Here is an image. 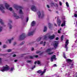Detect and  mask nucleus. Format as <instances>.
I'll return each instance as SVG.
<instances>
[{
	"label": "nucleus",
	"instance_id": "ddd939ff",
	"mask_svg": "<svg viewBox=\"0 0 77 77\" xmlns=\"http://www.w3.org/2000/svg\"><path fill=\"white\" fill-rule=\"evenodd\" d=\"M51 51V50H50V49H48L47 50V52L48 53V54H53V52H50V51Z\"/></svg>",
	"mask_w": 77,
	"mask_h": 77
},
{
	"label": "nucleus",
	"instance_id": "f257e3e1",
	"mask_svg": "<svg viewBox=\"0 0 77 77\" xmlns=\"http://www.w3.org/2000/svg\"><path fill=\"white\" fill-rule=\"evenodd\" d=\"M9 69V67L6 65L5 66L3 67L1 69V71L2 72H5L6 71H8Z\"/></svg>",
	"mask_w": 77,
	"mask_h": 77
},
{
	"label": "nucleus",
	"instance_id": "72a5a7b5",
	"mask_svg": "<svg viewBox=\"0 0 77 77\" xmlns=\"http://www.w3.org/2000/svg\"><path fill=\"white\" fill-rule=\"evenodd\" d=\"M3 29V28L2 27H0V32L1 31H2V29Z\"/></svg>",
	"mask_w": 77,
	"mask_h": 77
},
{
	"label": "nucleus",
	"instance_id": "9d476101",
	"mask_svg": "<svg viewBox=\"0 0 77 77\" xmlns=\"http://www.w3.org/2000/svg\"><path fill=\"white\" fill-rule=\"evenodd\" d=\"M14 8L16 9V10H18V8H20V9H23V7L21 6H16L14 7Z\"/></svg>",
	"mask_w": 77,
	"mask_h": 77
},
{
	"label": "nucleus",
	"instance_id": "a211bd4d",
	"mask_svg": "<svg viewBox=\"0 0 77 77\" xmlns=\"http://www.w3.org/2000/svg\"><path fill=\"white\" fill-rule=\"evenodd\" d=\"M55 5H56V6H57V7H58V5H57V4H54L53 3H51V6H55Z\"/></svg>",
	"mask_w": 77,
	"mask_h": 77
},
{
	"label": "nucleus",
	"instance_id": "de8ad7c7",
	"mask_svg": "<svg viewBox=\"0 0 77 77\" xmlns=\"http://www.w3.org/2000/svg\"><path fill=\"white\" fill-rule=\"evenodd\" d=\"M56 40H57L59 39V38L58 37H57L55 39Z\"/></svg>",
	"mask_w": 77,
	"mask_h": 77
},
{
	"label": "nucleus",
	"instance_id": "a878e982",
	"mask_svg": "<svg viewBox=\"0 0 77 77\" xmlns=\"http://www.w3.org/2000/svg\"><path fill=\"white\" fill-rule=\"evenodd\" d=\"M8 25L10 27V29H12V25H11L10 23H8Z\"/></svg>",
	"mask_w": 77,
	"mask_h": 77
},
{
	"label": "nucleus",
	"instance_id": "052dcab7",
	"mask_svg": "<svg viewBox=\"0 0 77 77\" xmlns=\"http://www.w3.org/2000/svg\"><path fill=\"white\" fill-rule=\"evenodd\" d=\"M33 50H34V48H32L31 49V51H33Z\"/></svg>",
	"mask_w": 77,
	"mask_h": 77
},
{
	"label": "nucleus",
	"instance_id": "5fc2aeb1",
	"mask_svg": "<svg viewBox=\"0 0 77 77\" xmlns=\"http://www.w3.org/2000/svg\"><path fill=\"white\" fill-rule=\"evenodd\" d=\"M15 56H16V55H15V54H14L13 56V57H15Z\"/></svg>",
	"mask_w": 77,
	"mask_h": 77
},
{
	"label": "nucleus",
	"instance_id": "423d86ee",
	"mask_svg": "<svg viewBox=\"0 0 77 77\" xmlns=\"http://www.w3.org/2000/svg\"><path fill=\"white\" fill-rule=\"evenodd\" d=\"M3 9H5V7H3V4L0 5V11H1L2 13H5V11H3Z\"/></svg>",
	"mask_w": 77,
	"mask_h": 77
},
{
	"label": "nucleus",
	"instance_id": "b1692460",
	"mask_svg": "<svg viewBox=\"0 0 77 77\" xmlns=\"http://www.w3.org/2000/svg\"><path fill=\"white\" fill-rule=\"evenodd\" d=\"M44 32H46L47 31V27L46 26H45L44 27V29L43 30Z\"/></svg>",
	"mask_w": 77,
	"mask_h": 77
},
{
	"label": "nucleus",
	"instance_id": "dca6fc26",
	"mask_svg": "<svg viewBox=\"0 0 77 77\" xmlns=\"http://www.w3.org/2000/svg\"><path fill=\"white\" fill-rule=\"evenodd\" d=\"M5 6L6 8L7 9H9V6H10L8 4L6 3L5 4Z\"/></svg>",
	"mask_w": 77,
	"mask_h": 77
},
{
	"label": "nucleus",
	"instance_id": "1a4fd4ad",
	"mask_svg": "<svg viewBox=\"0 0 77 77\" xmlns=\"http://www.w3.org/2000/svg\"><path fill=\"white\" fill-rule=\"evenodd\" d=\"M68 44H69V40L67 39L66 42V44L65 46V48H68L67 46H68Z\"/></svg>",
	"mask_w": 77,
	"mask_h": 77
},
{
	"label": "nucleus",
	"instance_id": "20e7f679",
	"mask_svg": "<svg viewBox=\"0 0 77 77\" xmlns=\"http://www.w3.org/2000/svg\"><path fill=\"white\" fill-rule=\"evenodd\" d=\"M46 69H44L43 72L41 70H39L37 71V72L39 74H41V75H42L43 74H44V73L46 72Z\"/></svg>",
	"mask_w": 77,
	"mask_h": 77
},
{
	"label": "nucleus",
	"instance_id": "6e6d98bb",
	"mask_svg": "<svg viewBox=\"0 0 77 77\" xmlns=\"http://www.w3.org/2000/svg\"><path fill=\"white\" fill-rule=\"evenodd\" d=\"M9 22L10 23H12V21H11V20H9Z\"/></svg>",
	"mask_w": 77,
	"mask_h": 77
},
{
	"label": "nucleus",
	"instance_id": "603ef678",
	"mask_svg": "<svg viewBox=\"0 0 77 77\" xmlns=\"http://www.w3.org/2000/svg\"><path fill=\"white\" fill-rule=\"evenodd\" d=\"M54 26H56V27H57V25H56V23H55V24H54Z\"/></svg>",
	"mask_w": 77,
	"mask_h": 77
},
{
	"label": "nucleus",
	"instance_id": "79ce46f5",
	"mask_svg": "<svg viewBox=\"0 0 77 77\" xmlns=\"http://www.w3.org/2000/svg\"><path fill=\"white\" fill-rule=\"evenodd\" d=\"M26 22H28V21H29V17H27L26 18Z\"/></svg>",
	"mask_w": 77,
	"mask_h": 77
},
{
	"label": "nucleus",
	"instance_id": "9b49d317",
	"mask_svg": "<svg viewBox=\"0 0 77 77\" xmlns=\"http://www.w3.org/2000/svg\"><path fill=\"white\" fill-rule=\"evenodd\" d=\"M57 24L58 25V26H60V24H61V21L59 19H57Z\"/></svg>",
	"mask_w": 77,
	"mask_h": 77
},
{
	"label": "nucleus",
	"instance_id": "6ab92c4d",
	"mask_svg": "<svg viewBox=\"0 0 77 77\" xmlns=\"http://www.w3.org/2000/svg\"><path fill=\"white\" fill-rule=\"evenodd\" d=\"M48 24L49 29H51V28H53V25L52 24L49 23Z\"/></svg>",
	"mask_w": 77,
	"mask_h": 77
},
{
	"label": "nucleus",
	"instance_id": "6e6552de",
	"mask_svg": "<svg viewBox=\"0 0 77 77\" xmlns=\"http://www.w3.org/2000/svg\"><path fill=\"white\" fill-rule=\"evenodd\" d=\"M53 60H56V55H55L52 56L51 57V62H53Z\"/></svg>",
	"mask_w": 77,
	"mask_h": 77
},
{
	"label": "nucleus",
	"instance_id": "f03ea898",
	"mask_svg": "<svg viewBox=\"0 0 77 77\" xmlns=\"http://www.w3.org/2000/svg\"><path fill=\"white\" fill-rule=\"evenodd\" d=\"M26 37V35L24 33H23L19 37L20 40H23Z\"/></svg>",
	"mask_w": 77,
	"mask_h": 77
},
{
	"label": "nucleus",
	"instance_id": "e433bc0d",
	"mask_svg": "<svg viewBox=\"0 0 77 77\" xmlns=\"http://www.w3.org/2000/svg\"><path fill=\"white\" fill-rule=\"evenodd\" d=\"M74 17L75 18H77V14H74Z\"/></svg>",
	"mask_w": 77,
	"mask_h": 77
},
{
	"label": "nucleus",
	"instance_id": "412c9836",
	"mask_svg": "<svg viewBox=\"0 0 77 77\" xmlns=\"http://www.w3.org/2000/svg\"><path fill=\"white\" fill-rule=\"evenodd\" d=\"M35 64H36V63H38V64H40L41 63V61H35L34 63Z\"/></svg>",
	"mask_w": 77,
	"mask_h": 77
},
{
	"label": "nucleus",
	"instance_id": "f704fd0d",
	"mask_svg": "<svg viewBox=\"0 0 77 77\" xmlns=\"http://www.w3.org/2000/svg\"><path fill=\"white\" fill-rule=\"evenodd\" d=\"M14 69V68L13 67L11 68L10 70V71H12Z\"/></svg>",
	"mask_w": 77,
	"mask_h": 77
},
{
	"label": "nucleus",
	"instance_id": "39448f33",
	"mask_svg": "<svg viewBox=\"0 0 77 77\" xmlns=\"http://www.w3.org/2000/svg\"><path fill=\"white\" fill-rule=\"evenodd\" d=\"M37 15L38 17V18H40V17H41V18H42L44 17V13H42V15L41 16V13L40 12V11H39L37 12Z\"/></svg>",
	"mask_w": 77,
	"mask_h": 77
},
{
	"label": "nucleus",
	"instance_id": "5701e85b",
	"mask_svg": "<svg viewBox=\"0 0 77 77\" xmlns=\"http://www.w3.org/2000/svg\"><path fill=\"white\" fill-rule=\"evenodd\" d=\"M13 39H14V38H11V39H9L8 40V41H9L10 44H11V41H12V40H13Z\"/></svg>",
	"mask_w": 77,
	"mask_h": 77
},
{
	"label": "nucleus",
	"instance_id": "7ed1b4c3",
	"mask_svg": "<svg viewBox=\"0 0 77 77\" xmlns=\"http://www.w3.org/2000/svg\"><path fill=\"white\" fill-rule=\"evenodd\" d=\"M53 45L54 46L55 48H56L57 47H58V45H59V42L55 41L53 42Z\"/></svg>",
	"mask_w": 77,
	"mask_h": 77
},
{
	"label": "nucleus",
	"instance_id": "ea45409f",
	"mask_svg": "<svg viewBox=\"0 0 77 77\" xmlns=\"http://www.w3.org/2000/svg\"><path fill=\"white\" fill-rule=\"evenodd\" d=\"M26 62L27 63H30V62H31V61L28 60L26 61Z\"/></svg>",
	"mask_w": 77,
	"mask_h": 77
},
{
	"label": "nucleus",
	"instance_id": "37998d69",
	"mask_svg": "<svg viewBox=\"0 0 77 77\" xmlns=\"http://www.w3.org/2000/svg\"><path fill=\"white\" fill-rule=\"evenodd\" d=\"M17 44V42H14L13 44V45H15Z\"/></svg>",
	"mask_w": 77,
	"mask_h": 77
},
{
	"label": "nucleus",
	"instance_id": "c756f323",
	"mask_svg": "<svg viewBox=\"0 0 77 77\" xmlns=\"http://www.w3.org/2000/svg\"><path fill=\"white\" fill-rule=\"evenodd\" d=\"M66 6H67V7H69V4H68V3L67 2H66Z\"/></svg>",
	"mask_w": 77,
	"mask_h": 77
},
{
	"label": "nucleus",
	"instance_id": "0eeeda50",
	"mask_svg": "<svg viewBox=\"0 0 77 77\" xmlns=\"http://www.w3.org/2000/svg\"><path fill=\"white\" fill-rule=\"evenodd\" d=\"M55 36L56 35H55L53 34L52 35L48 36V38L49 39H50L51 40H52V39H54L55 38Z\"/></svg>",
	"mask_w": 77,
	"mask_h": 77
},
{
	"label": "nucleus",
	"instance_id": "0e129e2a",
	"mask_svg": "<svg viewBox=\"0 0 77 77\" xmlns=\"http://www.w3.org/2000/svg\"><path fill=\"white\" fill-rule=\"evenodd\" d=\"M33 68H35V66H34V67H32V69H33Z\"/></svg>",
	"mask_w": 77,
	"mask_h": 77
},
{
	"label": "nucleus",
	"instance_id": "4d7b16f0",
	"mask_svg": "<svg viewBox=\"0 0 77 77\" xmlns=\"http://www.w3.org/2000/svg\"><path fill=\"white\" fill-rule=\"evenodd\" d=\"M36 53H39V51H37L36 52Z\"/></svg>",
	"mask_w": 77,
	"mask_h": 77
},
{
	"label": "nucleus",
	"instance_id": "13d9d810",
	"mask_svg": "<svg viewBox=\"0 0 77 77\" xmlns=\"http://www.w3.org/2000/svg\"><path fill=\"white\" fill-rule=\"evenodd\" d=\"M30 58L31 59H33V57H32L30 56Z\"/></svg>",
	"mask_w": 77,
	"mask_h": 77
},
{
	"label": "nucleus",
	"instance_id": "f8f14e48",
	"mask_svg": "<svg viewBox=\"0 0 77 77\" xmlns=\"http://www.w3.org/2000/svg\"><path fill=\"white\" fill-rule=\"evenodd\" d=\"M31 10H32V11H36V7L33 5L32 6V7H31Z\"/></svg>",
	"mask_w": 77,
	"mask_h": 77
},
{
	"label": "nucleus",
	"instance_id": "393cba45",
	"mask_svg": "<svg viewBox=\"0 0 77 77\" xmlns=\"http://www.w3.org/2000/svg\"><path fill=\"white\" fill-rule=\"evenodd\" d=\"M42 38V37H40L37 39V40L38 41H41V39Z\"/></svg>",
	"mask_w": 77,
	"mask_h": 77
},
{
	"label": "nucleus",
	"instance_id": "c03bdc74",
	"mask_svg": "<svg viewBox=\"0 0 77 77\" xmlns=\"http://www.w3.org/2000/svg\"><path fill=\"white\" fill-rule=\"evenodd\" d=\"M44 43L43 46H45V43H46V42H44Z\"/></svg>",
	"mask_w": 77,
	"mask_h": 77
},
{
	"label": "nucleus",
	"instance_id": "49530a36",
	"mask_svg": "<svg viewBox=\"0 0 77 77\" xmlns=\"http://www.w3.org/2000/svg\"><path fill=\"white\" fill-rule=\"evenodd\" d=\"M35 57H36V58L37 57H38V55H35Z\"/></svg>",
	"mask_w": 77,
	"mask_h": 77
},
{
	"label": "nucleus",
	"instance_id": "a19ab883",
	"mask_svg": "<svg viewBox=\"0 0 77 77\" xmlns=\"http://www.w3.org/2000/svg\"><path fill=\"white\" fill-rule=\"evenodd\" d=\"M8 52H10V51H11V49H9L8 50Z\"/></svg>",
	"mask_w": 77,
	"mask_h": 77
},
{
	"label": "nucleus",
	"instance_id": "cd10ccee",
	"mask_svg": "<svg viewBox=\"0 0 77 77\" xmlns=\"http://www.w3.org/2000/svg\"><path fill=\"white\" fill-rule=\"evenodd\" d=\"M47 38V35H45L44 36V39H46Z\"/></svg>",
	"mask_w": 77,
	"mask_h": 77
},
{
	"label": "nucleus",
	"instance_id": "c85d7f7f",
	"mask_svg": "<svg viewBox=\"0 0 77 77\" xmlns=\"http://www.w3.org/2000/svg\"><path fill=\"white\" fill-rule=\"evenodd\" d=\"M63 57H64V58H65V59H66V56H65V54L64 53H63Z\"/></svg>",
	"mask_w": 77,
	"mask_h": 77
},
{
	"label": "nucleus",
	"instance_id": "4c0bfd02",
	"mask_svg": "<svg viewBox=\"0 0 77 77\" xmlns=\"http://www.w3.org/2000/svg\"><path fill=\"white\" fill-rule=\"evenodd\" d=\"M70 64L71 65V66H73L74 65V64L72 63H70Z\"/></svg>",
	"mask_w": 77,
	"mask_h": 77
},
{
	"label": "nucleus",
	"instance_id": "2eb2a0df",
	"mask_svg": "<svg viewBox=\"0 0 77 77\" xmlns=\"http://www.w3.org/2000/svg\"><path fill=\"white\" fill-rule=\"evenodd\" d=\"M34 32H35V31H34L31 32L30 33H29L28 34V35L31 36V35H33L34 33Z\"/></svg>",
	"mask_w": 77,
	"mask_h": 77
},
{
	"label": "nucleus",
	"instance_id": "864d4df0",
	"mask_svg": "<svg viewBox=\"0 0 77 77\" xmlns=\"http://www.w3.org/2000/svg\"><path fill=\"white\" fill-rule=\"evenodd\" d=\"M47 7L48 8H50V6L48 5H47Z\"/></svg>",
	"mask_w": 77,
	"mask_h": 77
},
{
	"label": "nucleus",
	"instance_id": "09e8293b",
	"mask_svg": "<svg viewBox=\"0 0 77 77\" xmlns=\"http://www.w3.org/2000/svg\"><path fill=\"white\" fill-rule=\"evenodd\" d=\"M53 66H54V67H55V66H57L56 65V64H54Z\"/></svg>",
	"mask_w": 77,
	"mask_h": 77
},
{
	"label": "nucleus",
	"instance_id": "e2e57ef3",
	"mask_svg": "<svg viewBox=\"0 0 77 77\" xmlns=\"http://www.w3.org/2000/svg\"><path fill=\"white\" fill-rule=\"evenodd\" d=\"M33 44V42H32V43H30V44L31 45V44Z\"/></svg>",
	"mask_w": 77,
	"mask_h": 77
},
{
	"label": "nucleus",
	"instance_id": "338daca9",
	"mask_svg": "<svg viewBox=\"0 0 77 77\" xmlns=\"http://www.w3.org/2000/svg\"><path fill=\"white\" fill-rule=\"evenodd\" d=\"M2 45V43L0 42V45Z\"/></svg>",
	"mask_w": 77,
	"mask_h": 77
},
{
	"label": "nucleus",
	"instance_id": "aec40b11",
	"mask_svg": "<svg viewBox=\"0 0 77 77\" xmlns=\"http://www.w3.org/2000/svg\"><path fill=\"white\" fill-rule=\"evenodd\" d=\"M65 24H66L65 21H64L63 22V23H62L61 24V26L62 27H63V26H65Z\"/></svg>",
	"mask_w": 77,
	"mask_h": 77
},
{
	"label": "nucleus",
	"instance_id": "4468645a",
	"mask_svg": "<svg viewBox=\"0 0 77 77\" xmlns=\"http://www.w3.org/2000/svg\"><path fill=\"white\" fill-rule=\"evenodd\" d=\"M35 21H32L31 23V26H35Z\"/></svg>",
	"mask_w": 77,
	"mask_h": 77
},
{
	"label": "nucleus",
	"instance_id": "774afa93",
	"mask_svg": "<svg viewBox=\"0 0 77 77\" xmlns=\"http://www.w3.org/2000/svg\"><path fill=\"white\" fill-rule=\"evenodd\" d=\"M75 42H77V40H76L75 41Z\"/></svg>",
	"mask_w": 77,
	"mask_h": 77
},
{
	"label": "nucleus",
	"instance_id": "c9c22d12",
	"mask_svg": "<svg viewBox=\"0 0 77 77\" xmlns=\"http://www.w3.org/2000/svg\"><path fill=\"white\" fill-rule=\"evenodd\" d=\"M7 47V46H6V45H4L3 46V48H6V47Z\"/></svg>",
	"mask_w": 77,
	"mask_h": 77
},
{
	"label": "nucleus",
	"instance_id": "473e14b6",
	"mask_svg": "<svg viewBox=\"0 0 77 77\" xmlns=\"http://www.w3.org/2000/svg\"><path fill=\"white\" fill-rule=\"evenodd\" d=\"M24 42H23L22 43H20V45H23V44H24Z\"/></svg>",
	"mask_w": 77,
	"mask_h": 77
},
{
	"label": "nucleus",
	"instance_id": "680f3d73",
	"mask_svg": "<svg viewBox=\"0 0 77 77\" xmlns=\"http://www.w3.org/2000/svg\"><path fill=\"white\" fill-rule=\"evenodd\" d=\"M2 60V59L0 58V63L1 62V61Z\"/></svg>",
	"mask_w": 77,
	"mask_h": 77
},
{
	"label": "nucleus",
	"instance_id": "bf43d9fd",
	"mask_svg": "<svg viewBox=\"0 0 77 77\" xmlns=\"http://www.w3.org/2000/svg\"><path fill=\"white\" fill-rule=\"evenodd\" d=\"M17 60H14V62H17Z\"/></svg>",
	"mask_w": 77,
	"mask_h": 77
},
{
	"label": "nucleus",
	"instance_id": "2f4dec72",
	"mask_svg": "<svg viewBox=\"0 0 77 77\" xmlns=\"http://www.w3.org/2000/svg\"><path fill=\"white\" fill-rule=\"evenodd\" d=\"M63 35H62L61 37V41H63Z\"/></svg>",
	"mask_w": 77,
	"mask_h": 77
},
{
	"label": "nucleus",
	"instance_id": "8fccbe9b",
	"mask_svg": "<svg viewBox=\"0 0 77 77\" xmlns=\"http://www.w3.org/2000/svg\"><path fill=\"white\" fill-rule=\"evenodd\" d=\"M58 33H60V30H58Z\"/></svg>",
	"mask_w": 77,
	"mask_h": 77
},
{
	"label": "nucleus",
	"instance_id": "3c124183",
	"mask_svg": "<svg viewBox=\"0 0 77 77\" xmlns=\"http://www.w3.org/2000/svg\"><path fill=\"white\" fill-rule=\"evenodd\" d=\"M43 42H42V41L40 43V44H43Z\"/></svg>",
	"mask_w": 77,
	"mask_h": 77
},
{
	"label": "nucleus",
	"instance_id": "58836bf2",
	"mask_svg": "<svg viewBox=\"0 0 77 77\" xmlns=\"http://www.w3.org/2000/svg\"><path fill=\"white\" fill-rule=\"evenodd\" d=\"M9 10L11 11H12V8H9Z\"/></svg>",
	"mask_w": 77,
	"mask_h": 77
},
{
	"label": "nucleus",
	"instance_id": "4be33fe9",
	"mask_svg": "<svg viewBox=\"0 0 77 77\" xmlns=\"http://www.w3.org/2000/svg\"><path fill=\"white\" fill-rule=\"evenodd\" d=\"M0 23H1L2 25H3V24H4V23L3 22V21L2 20L0 19Z\"/></svg>",
	"mask_w": 77,
	"mask_h": 77
},
{
	"label": "nucleus",
	"instance_id": "7c9ffc66",
	"mask_svg": "<svg viewBox=\"0 0 77 77\" xmlns=\"http://www.w3.org/2000/svg\"><path fill=\"white\" fill-rule=\"evenodd\" d=\"M19 13L20 14H23V11H22V10H21V9L20 10Z\"/></svg>",
	"mask_w": 77,
	"mask_h": 77
},
{
	"label": "nucleus",
	"instance_id": "f3484780",
	"mask_svg": "<svg viewBox=\"0 0 77 77\" xmlns=\"http://www.w3.org/2000/svg\"><path fill=\"white\" fill-rule=\"evenodd\" d=\"M14 17H16V19H19L20 18V17L18 16H17V14L16 13L14 14Z\"/></svg>",
	"mask_w": 77,
	"mask_h": 77
},
{
	"label": "nucleus",
	"instance_id": "bb28decb",
	"mask_svg": "<svg viewBox=\"0 0 77 77\" xmlns=\"http://www.w3.org/2000/svg\"><path fill=\"white\" fill-rule=\"evenodd\" d=\"M66 60L67 62H72V60H71L70 59H67V60Z\"/></svg>",
	"mask_w": 77,
	"mask_h": 77
},
{
	"label": "nucleus",
	"instance_id": "a18cd8bd",
	"mask_svg": "<svg viewBox=\"0 0 77 77\" xmlns=\"http://www.w3.org/2000/svg\"><path fill=\"white\" fill-rule=\"evenodd\" d=\"M59 3L60 6H62V3L60 2H59Z\"/></svg>",
	"mask_w": 77,
	"mask_h": 77
},
{
	"label": "nucleus",
	"instance_id": "69168bd1",
	"mask_svg": "<svg viewBox=\"0 0 77 77\" xmlns=\"http://www.w3.org/2000/svg\"><path fill=\"white\" fill-rule=\"evenodd\" d=\"M56 13H57V14H58V11H56Z\"/></svg>",
	"mask_w": 77,
	"mask_h": 77
}]
</instances>
